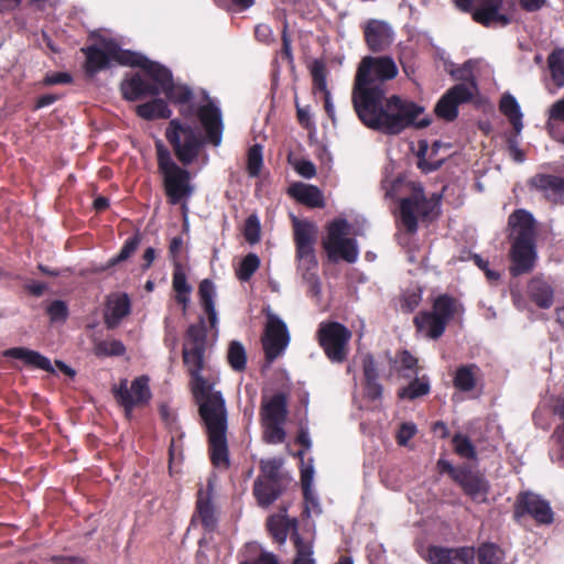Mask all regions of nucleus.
<instances>
[{
    "label": "nucleus",
    "mask_w": 564,
    "mask_h": 564,
    "mask_svg": "<svg viewBox=\"0 0 564 564\" xmlns=\"http://www.w3.org/2000/svg\"><path fill=\"white\" fill-rule=\"evenodd\" d=\"M165 137L181 163L192 164L198 156L204 141L197 127L173 119L169 122Z\"/></svg>",
    "instance_id": "423d86ee"
},
{
    "label": "nucleus",
    "mask_w": 564,
    "mask_h": 564,
    "mask_svg": "<svg viewBox=\"0 0 564 564\" xmlns=\"http://www.w3.org/2000/svg\"><path fill=\"white\" fill-rule=\"evenodd\" d=\"M478 561L480 564H503L505 553L494 543H484L478 549Z\"/></svg>",
    "instance_id": "4c0bfd02"
},
{
    "label": "nucleus",
    "mask_w": 564,
    "mask_h": 564,
    "mask_svg": "<svg viewBox=\"0 0 564 564\" xmlns=\"http://www.w3.org/2000/svg\"><path fill=\"white\" fill-rule=\"evenodd\" d=\"M205 354L206 328L204 319L200 318L199 323L188 327L183 346V360L191 375L192 391L208 434L212 462L217 468H227V410L221 393L215 391L200 375L205 367Z\"/></svg>",
    "instance_id": "7ed1b4c3"
},
{
    "label": "nucleus",
    "mask_w": 564,
    "mask_h": 564,
    "mask_svg": "<svg viewBox=\"0 0 564 564\" xmlns=\"http://www.w3.org/2000/svg\"><path fill=\"white\" fill-rule=\"evenodd\" d=\"M350 226L345 219H336L328 226V234L323 245L333 261L339 259L354 263L358 259V248L355 239L349 238Z\"/></svg>",
    "instance_id": "1a4fd4ad"
},
{
    "label": "nucleus",
    "mask_w": 564,
    "mask_h": 564,
    "mask_svg": "<svg viewBox=\"0 0 564 564\" xmlns=\"http://www.w3.org/2000/svg\"><path fill=\"white\" fill-rule=\"evenodd\" d=\"M530 299L541 308H549L554 302L552 285L541 276H534L528 286Z\"/></svg>",
    "instance_id": "bb28decb"
},
{
    "label": "nucleus",
    "mask_w": 564,
    "mask_h": 564,
    "mask_svg": "<svg viewBox=\"0 0 564 564\" xmlns=\"http://www.w3.org/2000/svg\"><path fill=\"white\" fill-rule=\"evenodd\" d=\"M416 433V426L413 423H403L397 434V440L400 445H406L410 438Z\"/></svg>",
    "instance_id": "13d9d810"
},
{
    "label": "nucleus",
    "mask_w": 564,
    "mask_h": 564,
    "mask_svg": "<svg viewBox=\"0 0 564 564\" xmlns=\"http://www.w3.org/2000/svg\"><path fill=\"white\" fill-rule=\"evenodd\" d=\"M509 226L512 228L513 243L510 250V273L513 276L528 273L534 268L535 252V221L533 216L518 209L509 217Z\"/></svg>",
    "instance_id": "20e7f679"
},
{
    "label": "nucleus",
    "mask_w": 564,
    "mask_h": 564,
    "mask_svg": "<svg viewBox=\"0 0 564 564\" xmlns=\"http://www.w3.org/2000/svg\"><path fill=\"white\" fill-rule=\"evenodd\" d=\"M282 460L278 458H270L261 460L260 468L261 474L258 478H264L265 480L279 481V470L281 468Z\"/></svg>",
    "instance_id": "de8ad7c7"
},
{
    "label": "nucleus",
    "mask_w": 564,
    "mask_h": 564,
    "mask_svg": "<svg viewBox=\"0 0 564 564\" xmlns=\"http://www.w3.org/2000/svg\"><path fill=\"white\" fill-rule=\"evenodd\" d=\"M296 525V519H289L285 514V510L281 511L278 514H273L268 519V529L272 534L273 539L279 543H284L286 541L289 532L295 531Z\"/></svg>",
    "instance_id": "c85d7f7f"
},
{
    "label": "nucleus",
    "mask_w": 564,
    "mask_h": 564,
    "mask_svg": "<svg viewBox=\"0 0 564 564\" xmlns=\"http://www.w3.org/2000/svg\"><path fill=\"white\" fill-rule=\"evenodd\" d=\"M3 356L21 360L25 366L39 368L47 372L55 371L48 358L25 347L9 348L3 351Z\"/></svg>",
    "instance_id": "b1692460"
},
{
    "label": "nucleus",
    "mask_w": 564,
    "mask_h": 564,
    "mask_svg": "<svg viewBox=\"0 0 564 564\" xmlns=\"http://www.w3.org/2000/svg\"><path fill=\"white\" fill-rule=\"evenodd\" d=\"M246 351L239 341H231L228 349V361L235 370H242L246 366Z\"/></svg>",
    "instance_id": "37998d69"
},
{
    "label": "nucleus",
    "mask_w": 564,
    "mask_h": 564,
    "mask_svg": "<svg viewBox=\"0 0 564 564\" xmlns=\"http://www.w3.org/2000/svg\"><path fill=\"white\" fill-rule=\"evenodd\" d=\"M547 0H520V7L527 12H535L541 10Z\"/></svg>",
    "instance_id": "0e129e2a"
},
{
    "label": "nucleus",
    "mask_w": 564,
    "mask_h": 564,
    "mask_svg": "<svg viewBox=\"0 0 564 564\" xmlns=\"http://www.w3.org/2000/svg\"><path fill=\"white\" fill-rule=\"evenodd\" d=\"M481 379V370L475 364L459 366L454 375L453 384L456 390L465 393L474 392Z\"/></svg>",
    "instance_id": "393cba45"
},
{
    "label": "nucleus",
    "mask_w": 564,
    "mask_h": 564,
    "mask_svg": "<svg viewBox=\"0 0 564 564\" xmlns=\"http://www.w3.org/2000/svg\"><path fill=\"white\" fill-rule=\"evenodd\" d=\"M140 241H141V239H140L139 235H134L133 237L126 240L120 252L116 257H112L111 259H109V261L107 263V268L113 267V265L129 259L138 249Z\"/></svg>",
    "instance_id": "79ce46f5"
},
{
    "label": "nucleus",
    "mask_w": 564,
    "mask_h": 564,
    "mask_svg": "<svg viewBox=\"0 0 564 564\" xmlns=\"http://www.w3.org/2000/svg\"><path fill=\"white\" fill-rule=\"evenodd\" d=\"M256 37L263 43H269L272 37V30L267 24H259L254 30Z\"/></svg>",
    "instance_id": "69168bd1"
},
{
    "label": "nucleus",
    "mask_w": 564,
    "mask_h": 564,
    "mask_svg": "<svg viewBox=\"0 0 564 564\" xmlns=\"http://www.w3.org/2000/svg\"><path fill=\"white\" fill-rule=\"evenodd\" d=\"M263 424V438L271 444L282 443L285 438V432L282 427L283 423H262Z\"/></svg>",
    "instance_id": "09e8293b"
},
{
    "label": "nucleus",
    "mask_w": 564,
    "mask_h": 564,
    "mask_svg": "<svg viewBox=\"0 0 564 564\" xmlns=\"http://www.w3.org/2000/svg\"><path fill=\"white\" fill-rule=\"evenodd\" d=\"M173 289L175 292H185L191 293L192 288L188 285L186 281V275L182 271V269L176 264L174 274H173Z\"/></svg>",
    "instance_id": "6e6d98bb"
},
{
    "label": "nucleus",
    "mask_w": 564,
    "mask_h": 564,
    "mask_svg": "<svg viewBox=\"0 0 564 564\" xmlns=\"http://www.w3.org/2000/svg\"><path fill=\"white\" fill-rule=\"evenodd\" d=\"M212 489V484L209 482L206 491L199 490L196 503V513L192 520L193 523L200 521L203 527L207 530H213L217 521L216 510L210 498Z\"/></svg>",
    "instance_id": "5701e85b"
},
{
    "label": "nucleus",
    "mask_w": 564,
    "mask_h": 564,
    "mask_svg": "<svg viewBox=\"0 0 564 564\" xmlns=\"http://www.w3.org/2000/svg\"><path fill=\"white\" fill-rule=\"evenodd\" d=\"M291 539L296 549L293 564H316L313 557V543L311 541H304L299 533H293Z\"/></svg>",
    "instance_id": "e433bc0d"
},
{
    "label": "nucleus",
    "mask_w": 564,
    "mask_h": 564,
    "mask_svg": "<svg viewBox=\"0 0 564 564\" xmlns=\"http://www.w3.org/2000/svg\"><path fill=\"white\" fill-rule=\"evenodd\" d=\"M502 1L503 0H482L480 7L473 13L474 20L485 26H506L509 24L510 19L499 11Z\"/></svg>",
    "instance_id": "6ab92c4d"
},
{
    "label": "nucleus",
    "mask_w": 564,
    "mask_h": 564,
    "mask_svg": "<svg viewBox=\"0 0 564 564\" xmlns=\"http://www.w3.org/2000/svg\"><path fill=\"white\" fill-rule=\"evenodd\" d=\"M263 164L262 160V147L254 144L248 151L247 169L251 177L259 175Z\"/></svg>",
    "instance_id": "a18cd8bd"
},
{
    "label": "nucleus",
    "mask_w": 564,
    "mask_h": 564,
    "mask_svg": "<svg viewBox=\"0 0 564 564\" xmlns=\"http://www.w3.org/2000/svg\"><path fill=\"white\" fill-rule=\"evenodd\" d=\"M130 313V299L126 293H113L108 296L105 310V323L115 328Z\"/></svg>",
    "instance_id": "412c9836"
},
{
    "label": "nucleus",
    "mask_w": 564,
    "mask_h": 564,
    "mask_svg": "<svg viewBox=\"0 0 564 564\" xmlns=\"http://www.w3.org/2000/svg\"><path fill=\"white\" fill-rule=\"evenodd\" d=\"M297 271L302 279L308 284L310 292L318 295L321 292V283L317 276V260L315 250L296 252Z\"/></svg>",
    "instance_id": "aec40b11"
},
{
    "label": "nucleus",
    "mask_w": 564,
    "mask_h": 564,
    "mask_svg": "<svg viewBox=\"0 0 564 564\" xmlns=\"http://www.w3.org/2000/svg\"><path fill=\"white\" fill-rule=\"evenodd\" d=\"M248 549L254 552L259 550L260 553L254 561L243 562L242 564H279L278 558L273 553L260 550V547L256 543L249 544Z\"/></svg>",
    "instance_id": "5fc2aeb1"
},
{
    "label": "nucleus",
    "mask_w": 564,
    "mask_h": 564,
    "mask_svg": "<svg viewBox=\"0 0 564 564\" xmlns=\"http://www.w3.org/2000/svg\"><path fill=\"white\" fill-rule=\"evenodd\" d=\"M453 444H454V448H455V452L464 457V458H468V459H473L476 457V449H475V446L473 445L471 441L463 435V434H456L454 437H453Z\"/></svg>",
    "instance_id": "49530a36"
},
{
    "label": "nucleus",
    "mask_w": 564,
    "mask_h": 564,
    "mask_svg": "<svg viewBox=\"0 0 564 564\" xmlns=\"http://www.w3.org/2000/svg\"><path fill=\"white\" fill-rule=\"evenodd\" d=\"M500 110L509 119L516 133L519 134L523 128V115L517 99L510 94H505L500 100Z\"/></svg>",
    "instance_id": "72a5a7b5"
},
{
    "label": "nucleus",
    "mask_w": 564,
    "mask_h": 564,
    "mask_svg": "<svg viewBox=\"0 0 564 564\" xmlns=\"http://www.w3.org/2000/svg\"><path fill=\"white\" fill-rule=\"evenodd\" d=\"M471 62H466L460 68H457L456 70L452 72V75L455 79L463 80V83H473L475 86L476 84L471 79Z\"/></svg>",
    "instance_id": "680f3d73"
},
{
    "label": "nucleus",
    "mask_w": 564,
    "mask_h": 564,
    "mask_svg": "<svg viewBox=\"0 0 564 564\" xmlns=\"http://www.w3.org/2000/svg\"><path fill=\"white\" fill-rule=\"evenodd\" d=\"M199 120L214 145H219L223 134L221 113L218 107L208 101L198 110Z\"/></svg>",
    "instance_id": "a211bd4d"
},
{
    "label": "nucleus",
    "mask_w": 564,
    "mask_h": 564,
    "mask_svg": "<svg viewBox=\"0 0 564 564\" xmlns=\"http://www.w3.org/2000/svg\"><path fill=\"white\" fill-rule=\"evenodd\" d=\"M416 358H414L410 352L403 351L400 356V364L402 368L408 370H413L416 367Z\"/></svg>",
    "instance_id": "338daca9"
},
{
    "label": "nucleus",
    "mask_w": 564,
    "mask_h": 564,
    "mask_svg": "<svg viewBox=\"0 0 564 564\" xmlns=\"http://www.w3.org/2000/svg\"><path fill=\"white\" fill-rule=\"evenodd\" d=\"M547 115L549 121L556 120L564 122V96L551 105Z\"/></svg>",
    "instance_id": "052dcab7"
},
{
    "label": "nucleus",
    "mask_w": 564,
    "mask_h": 564,
    "mask_svg": "<svg viewBox=\"0 0 564 564\" xmlns=\"http://www.w3.org/2000/svg\"><path fill=\"white\" fill-rule=\"evenodd\" d=\"M525 514L536 522L550 524L553 522V511L550 503L533 492H522L514 503V518L520 521Z\"/></svg>",
    "instance_id": "ddd939ff"
},
{
    "label": "nucleus",
    "mask_w": 564,
    "mask_h": 564,
    "mask_svg": "<svg viewBox=\"0 0 564 564\" xmlns=\"http://www.w3.org/2000/svg\"><path fill=\"white\" fill-rule=\"evenodd\" d=\"M528 184L531 189L541 193L546 199L558 203L564 202V178L555 175L536 174Z\"/></svg>",
    "instance_id": "f3484780"
},
{
    "label": "nucleus",
    "mask_w": 564,
    "mask_h": 564,
    "mask_svg": "<svg viewBox=\"0 0 564 564\" xmlns=\"http://www.w3.org/2000/svg\"><path fill=\"white\" fill-rule=\"evenodd\" d=\"M137 112L140 117L152 120L156 118H170L172 111L169 109L166 102L162 99H153L149 102L139 105Z\"/></svg>",
    "instance_id": "f704fd0d"
},
{
    "label": "nucleus",
    "mask_w": 564,
    "mask_h": 564,
    "mask_svg": "<svg viewBox=\"0 0 564 564\" xmlns=\"http://www.w3.org/2000/svg\"><path fill=\"white\" fill-rule=\"evenodd\" d=\"M427 557L431 564H474L475 550L473 547L432 546L429 549Z\"/></svg>",
    "instance_id": "dca6fc26"
},
{
    "label": "nucleus",
    "mask_w": 564,
    "mask_h": 564,
    "mask_svg": "<svg viewBox=\"0 0 564 564\" xmlns=\"http://www.w3.org/2000/svg\"><path fill=\"white\" fill-rule=\"evenodd\" d=\"M67 313V306L63 301L56 300L47 306V314L52 322L65 321Z\"/></svg>",
    "instance_id": "603ef678"
},
{
    "label": "nucleus",
    "mask_w": 564,
    "mask_h": 564,
    "mask_svg": "<svg viewBox=\"0 0 564 564\" xmlns=\"http://www.w3.org/2000/svg\"><path fill=\"white\" fill-rule=\"evenodd\" d=\"M86 55L87 72L94 74L112 63L129 66H140L144 69L150 83L143 75L135 73L126 78L121 84V91L126 99L138 100L144 96H154L164 93L174 104L181 105L183 116L192 115L188 106L192 98V90L183 85L174 84L171 72L164 66L151 62L142 55L131 51L122 50L113 41H102L97 46L83 50Z\"/></svg>",
    "instance_id": "f03ea898"
},
{
    "label": "nucleus",
    "mask_w": 564,
    "mask_h": 564,
    "mask_svg": "<svg viewBox=\"0 0 564 564\" xmlns=\"http://www.w3.org/2000/svg\"><path fill=\"white\" fill-rule=\"evenodd\" d=\"M317 340L326 357L334 364H341L349 354L351 332L337 322H322L318 326Z\"/></svg>",
    "instance_id": "6e6552de"
},
{
    "label": "nucleus",
    "mask_w": 564,
    "mask_h": 564,
    "mask_svg": "<svg viewBox=\"0 0 564 564\" xmlns=\"http://www.w3.org/2000/svg\"><path fill=\"white\" fill-rule=\"evenodd\" d=\"M430 392V380L426 377L416 378L399 391L401 399L414 400Z\"/></svg>",
    "instance_id": "58836bf2"
},
{
    "label": "nucleus",
    "mask_w": 564,
    "mask_h": 564,
    "mask_svg": "<svg viewBox=\"0 0 564 564\" xmlns=\"http://www.w3.org/2000/svg\"><path fill=\"white\" fill-rule=\"evenodd\" d=\"M243 234L249 243L253 245L260 240V223L256 215H251L247 218Z\"/></svg>",
    "instance_id": "8fccbe9b"
},
{
    "label": "nucleus",
    "mask_w": 564,
    "mask_h": 564,
    "mask_svg": "<svg viewBox=\"0 0 564 564\" xmlns=\"http://www.w3.org/2000/svg\"><path fill=\"white\" fill-rule=\"evenodd\" d=\"M310 72L313 79L314 91H326L327 88V67L321 59H314L310 65Z\"/></svg>",
    "instance_id": "ea45409f"
},
{
    "label": "nucleus",
    "mask_w": 564,
    "mask_h": 564,
    "mask_svg": "<svg viewBox=\"0 0 564 564\" xmlns=\"http://www.w3.org/2000/svg\"><path fill=\"white\" fill-rule=\"evenodd\" d=\"M289 194L300 203L310 207H323L324 196L314 185L294 183L289 187Z\"/></svg>",
    "instance_id": "cd10ccee"
},
{
    "label": "nucleus",
    "mask_w": 564,
    "mask_h": 564,
    "mask_svg": "<svg viewBox=\"0 0 564 564\" xmlns=\"http://www.w3.org/2000/svg\"><path fill=\"white\" fill-rule=\"evenodd\" d=\"M398 75L390 56H365L359 63L352 105L360 121L372 130L399 134L410 126L423 128L430 121L420 119L424 108L397 95L387 97V82Z\"/></svg>",
    "instance_id": "f257e3e1"
},
{
    "label": "nucleus",
    "mask_w": 564,
    "mask_h": 564,
    "mask_svg": "<svg viewBox=\"0 0 564 564\" xmlns=\"http://www.w3.org/2000/svg\"><path fill=\"white\" fill-rule=\"evenodd\" d=\"M94 350L97 356H121L124 354L126 347L117 339L100 340L95 344Z\"/></svg>",
    "instance_id": "a19ab883"
},
{
    "label": "nucleus",
    "mask_w": 564,
    "mask_h": 564,
    "mask_svg": "<svg viewBox=\"0 0 564 564\" xmlns=\"http://www.w3.org/2000/svg\"><path fill=\"white\" fill-rule=\"evenodd\" d=\"M294 241L296 252H305L315 250L314 246L317 240V227L308 220L293 219Z\"/></svg>",
    "instance_id": "4be33fe9"
},
{
    "label": "nucleus",
    "mask_w": 564,
    "mask_h": 564,
    "mask_svg": "<svg viewBox=\"0 0 564 564\" xmlns=\"http://www.w3.org/2000/svg\"><path fill=\"white\" fill-rule=\"evenodd\" d=\"M182 247H183V239L181 237H174L171 240L169 251H170V256L173 258L174 261H175L176 257L178 256V253L181 252Z\"/></svg>",
    "instance_id": "774afa93"
},
{
    "label": "nucleus",
    "mask_w": 564,
    "mask_h": 564,
    "mask_svg": "<svg viewBox=\"0 0 564 564\" xmlns=\"http://www.w3.org/2000/svg\"><path fill=\"white\" fill-rule=\"evenodd\" d=\"M437 199H427L423 192L415 191L410 197L400 202V221L410 232L417 228V220L432 215L437 207Z\"/></svg>",
    "instance_id": "9b49d317"
},
{
    "label": "nucleus",
    "mask_w": 564,
    "mask_h": 564,
    "mask_svg": "<svg viewBox=\"0 0 564 564\" xmlns=\"http://www.w3.org/2000/svg\"><path fill=\"white\" fill-rule=\"evenodd\" d=\"M454 478L460 484L467 495L474 500L484 501L488 489L487 481L479 474L462 470Z\"/></svg>",
    "instance_id": "a878e982"
},
{
    "label": "nucleus",
    "mask_w": 564,
    "mask_h": 564,
    "mask_svg": "<svg viewBox=\"0 0 564 564\" xmlns=\"http://www.w3.org/2000/svg\"><path fill=\"white\" fill-rule=\"evenodd\" d=\"M550 406L552 408L553 413L563 421V423L557 426L553 434V437L556 440L564 435V398H552Z\"/></svg>",
    "instance_id": "3c124183"
},
{
    "label": "nucleus",
    "mask_w": 564,
    "mask_h": 564,
    "mask_svg": "<svg viewBox=\"0 0 564 564\" xmlns=\"http://www.w3.org/2000/svg\"><path fill=\"white\" fill-rule=\"evenodd\" d=\"M477 88L473 83H460L448 89L437 101L435 113L446 121H453L457 117V108L460 104L469 101Z\"/></svg>",
    "instance_id": "f8f14e48"
},
{
    "label": "nucleus",
    "mask_w": 564,
    "mask_h": 564,
    "mask_svg": "<svg viewBox=\"0 0 564 564\" xmlns=\"http://www.w3.org/2000/svg\"><path fill=\"white\" fill-rule=\"evenodd\" d=\"M551 77L557 88L564 87V48L554 50L547 57Z\"/></svg>",
    "instance_id": "c9c22d12"
},
{
    "label": "nucleus",
    "mask_w": 564,
    "mask_h": 564,
    "mask_svg": "<svg viewBox=\"0 0 564 564\" xmlns=\"http://www.w3.org/2000/svg\"><path fill=\"white\" fill-rule=\"evenodd\" d=\"M422 299L421 290L406 291L403 294L401 306L406 312H412L417 307Z\"/></svg>",
    "instance_id": "864d4df0"
},
{
    "label": "nucleus",
    "mask_w": 564,
    "mask_h": 564,
    "mask_svg": "<svg viewBox=\"0 0 564 564\" xmlns=\"http://www.w3.org/2000/svg\"><path fill=\"white\" fill-rule=\"evenodd\" d=\"M112 392L118 403L123 406L127 417H130L134 408L151 399L149 378L145 376L135 378L130 386L127 379H122L118 386L112 387Z\"/></svg>",
    "instance_id": "9d476101"
},
{
    "label": "nucleus",
    "mask_w": 564,
    "mask_h": 564,
    "mask_svg": "<svg viewBox=\"0 0 564 564\" xmlns=\"http://www.w3.org/2000/svg\"><path fill=\"white\" fill-rule=\"evenodd\" d=\"M299 456L303 458V452H299ZM314 479V466H313V459L310 458L307 463H304L302 459V467H301V484L303 488L304 499L306 501L307 509L312 508L316 512H321L318 508L317 498L314 495L312 490Z\"/></svg>",
    "instance_id": "7c9ffc66"
},
{
    "label": "nucleus",
    "mask_w": 564,
    "mask_h": 564,
    "mask_svg": "<svg viewBox=\"0 0 564 564\" xmlns=\"http://www.w3.org/2000/svg\"><path fill=\"white\" fill-rule=\"evenodd\" d=\"M282 489L280 481L265 480L264 478H257L253 486V494L261 507H269L281 495Z\"/></svg>",
    "instance_id": "c756f323"
},
{
    "label": "nucleus",
    "mask_w": 564,
    "mask_h": 564,
    "mask_svg": "<svg viewBox=\"0 0 564 564\" xmlns=\"http://www.w3.org/2000/svg\"><path fill=\"white\" fill-rule=\"evenodd\" d=\"M156 156L169 202L172 205H176L182 200L188 199L194 191L188 171L174 162L170 151L160 140L156 141Z\"/></svg>",
    "instance_id": "39448f33"
},
{
    "label": "nucleus",
    "mask_w": 564,
    "mask_h": 564,
    "mask_svg": "<svg viewBox=\"0 0 564 564\" xmlns=\"http://www.w3.org/2000/svg\"><path fill=\"white\" fill-rule=\"evenodd\" d=\"M365 39L372 52L387 50L394 40L392 28L384 21L370 20L364 28Z\"/></svg>",
    "instance_id": "2eb2a0df"
},
{
    "label": "nucleus",
    "mask_w": 564,
    "mask_h": 564,
    "mask_svg": "<svg viewBox=\"0 0 564 564\" xmlns=\"http://www.w3.org/2000/svg\"><path fill=\"white\" fill-rule=\"evenodd\" d=\"M290 337L286 325L274 314H268L265 332L262 337L267 359L271 362L286 348Z\"/></svg>",
    "instance_id": "4468645a"
},
{
    "label": "nucleus",
    "mask_w": 564,
    "mask_h": 564,
    "mask_svg": "<svg viewBox=\"0 0 564 564\" xmlns=\"http://www.w3.org/2000/svg\"><path fill=\"white\" fill-rule=\"evenodd\" d=\"M200 304L208 316V321L212 328H216L218 323V316L215 308V296L216 290L212 281L205 279L200 282L198 289Z\"/></svg>",
    "instance_id": "2f4dec72"
},
{
    "label": "nucleus",
    "mask_w": 564,
    "mask_h": 564,
    "mask_svg": "<svg viewBox=\"0 0 564 564\" xmlns=\"http://www.w3.org/2000/svg\"><path fill=\"white\" fill-rule=\"evenodd\" d=\"M458 311V303L447 296L441 295L433 303V311L415 316L414 323L417 329L432 339L438 338L445 330L449 319Z\"/></svg>",
    "instance_id": "0eeeda50"
},
{
    "label": "nucleus",
    "mask_w": 564,
    "mask_h": 564,
    "mask_svg": "<svg viewBox=\"0 0 564 564\" xmlns=\"http://www.w3.org/2000/svg\"><path fill=\"white\" fill-rule=\"evenodd\" d=\"M260 265V259L254 253L247 254L237 270V275L241 281H248L251 275L258 270Z\"/></svg>",
    "instance_id": "c03bdc74"
},
{
    "label": "nucleus",
    "mask_w": 564,
    "mask_h": 564,
    "mask_svg": "<svg viewBox=\"0 0 564 564\" xmlns=\"http://www.w3.org/2000/svg\"><path fill=\"white\" fill-rule=\"evenodd\" d=\"M262 423H284L286 409L285 398L283 394L273 395L262 405Z\"/></svg>",
    "instance_id": "473e14b6"
},
{
    "label": "nucleus",
    "mask_w": 564,
    "mask_h": 564,
    "mask_svg": "<svg viewBox=\"0 0 564 564\" xmlns=\"http://www.w3.org/2000/svg\"><path fill=\"white\" fill-rule=\"evenodd\" d=\"M295 171L305 178H312L316 174V169L313 162L308 160H297L294 163Z\"/></svg>",
    "instance_id": "4d7b16f0"
},
{
    "label": "nucleus",
    "mask_w": 564,
    "mask_h": 564,
    "mask_svg": "<svg viewBox=\"0 0 564 564\" xmlns=\"http://www.w3.org/2000/svg\"><path fill=\"white\" fill-rule=\"evenodd\" d=\"M365 381L378 380V371L372 356L366 355L362 359Z\"/></svg>",
    "instance_id": "bf43d9fd"
},
{
    "label": "nucleus",
    "mask_w": 564,
    "mask_h": 564,
    "mask_svg": "<svg viewBox=\"0 0 564 564\" xmlns=\"http://www.w3.org/2000/svg\"><path fill=\"white\" fill-rule=\"evenodd\" d=\"M366 394L368 398L376 400L381 397L382 387L378 380L366 381Z\"/></svg>",
    "instance_id": "e2e57ef3"
}]
</instances>
